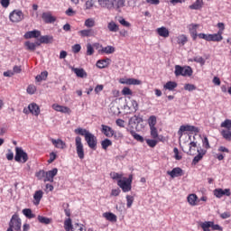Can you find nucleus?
<instances>
[{
	"label": "nucleus",
	"mask_w": 231,
	"mask_h": 231,
	"mask_svg": "<svg viewBox=\"0 0 231 231\" xmlns=\"http://www.w3.org/2000/svg\"><path fill=\"white\" fill-rule=\"evenodd\" d=\"M111 145H113V142H111L109 139H105L101 142V147L105 151L107 149V147H111Z\"/></svg>",
	"instance_id": "c03bdc74"
},
{
	"label": "nucleus",
	"mask_w": 231,
	"mask_h": 231,
	"mask_svg": "<svg viewBox=\"0 0 231 231\" xmlns=\"http://www.w3.org/2000/svg\"><path fill=\"white\" fill-rule=\"evenodd\" d=\"M208 223L210 225V228H212V230L223 231V227L221 226L214 224L212 221H208Z\"/></svg>",
	"instance_id": "603ef678"
},
{
	"label": "nucleus",
	"mask_w": 231,
	"mask_h": 231,
	"mask_svg": "<svg viewBox=\"0 0 231 231\" xmlns=\"http://www.w3.org/2000/svg\"><path fill=\"white\" fill-rule=\"evenodd\" d=\"M118 23H120V24H122V26H125V28H130L131 26V23L125 21V19H124L123 17H119Z\"/></svg>",
	"instance_id": "5fc2aeb1"
},
{
	"label": "nucleus",
	"mask_w": 231,
	"mask_h": 231,
	"mask_svg": "<svg viewBox=\"0 0 231 231\" xmlns=\"http://www.w3.org/2000/svg\"><path fill=\"white\" fill-rule=\"evenodd\" d=\"M167 175L171 178H179V176H183V170L180 167L173 168L172 171H167Z\"/></svg>",
	"instance_id": "2eb2a0df"
},
{
	"label": "nucleus",
	"mask_w": 231,
	"mask_h": 231,
	"mask_svg": "<svg viewBox=\"0 0 231 231\" xmlns=\"http://www.w3.org/2000/svg\"><path fill=\"white\" fill-rule=\"evenodd\" d=\"M186 131H188L189 133H199V129H198V127L193 126V125H181L178 131V134L179 136L181 138V136H183V133H185Z\"/></svg>",
	"instance_id": "6e6552de"
},
{
	"label": "nucleus",
	"mask_w": 231,
	"mask_h": 231,
	"mask_svg": "<svg viewBox=\"0 0 231 231\" xmlns=\"http://www.w3.org/2000/svg\"><path fill=\"white\" fill-rule=\"evenodd\" d=\"M173 152H174V158H175V160H178V161H180V160H181V155H180V151L178 150V148H173Z\"/></svg>",
	"instance_id": "69168bd1"
},
{
	"label": "nucleus",
	"mask_w": 231,
	"mask_h": 231,
	"mask_svg": "<svg viewBox=\"0 0 231 231\" xmlns=\"http://www.w3.org/2000/svg\"><path fill=\"white\" fill-rule=\"evenodd\" d=\"M199 152V150H198V152ZM203 154L205 153H200L199 152V154L197 156L194 157L193 159V163L196 165V163H199V162H201V160L203 159Z\"/></svg>",
	"instance_id": "4d7b16f0"
},
{
	"label": "nucleus",
	"mask_w": 231,
	"mask_h": 231,
	"mask_svg": "<svg viewBox=\"0 0 231 231\" xmlns=\"http://www.w3.org/2000/svg\"><path fill=\"white\" fill-rule=\"evenodd\" d=\"M95 6V0H88L85 3V10H91Z\"/></svg>",
	"instance_id": "864d4df0"
},
{
	"label": "nucleus",
	"mask_w": 231,
	"mask_h": 231,
	"mask_svg": "<svg viewBox=\"0 0 231 231\" xmlns=\"http://www.w3.org/2000/svg\"><path fill=\"white\" fill-rule=\"evenodd\" d=\"M28 109L32 115H34V116H39V115H41V108H39V106L35 103L30 104Z\"/></svg>",
	"instance_id": "a211bd4d"
},
{
	"label": "nucleus",
	"mask_w": 231,
	"mask_h": 231,
	"mask_svg": "<svg viewBox=\"0 0 231 231\" xmlns=\"http://www.w3.org/2000/svg\"><path fill=\"white\" fill-rule=\"evenodd\" d=\"M103 217H105L106 221H110L111 223H116V215H115L114 213L105 212L103 213Z\"/></svg>",
	"instance_id": "bb28decb"
},
{
	"label": "nucleus",
	"mask_w": 231,
	"mask_h": 231,
	"mask_svg": "<svg viewBox=\"0 0 231 231\" xmlns=\"http://www.w3.org/2000/svg\"><path fill=\"white\" fill-rule=\"evenodd\" d=\"M23 214L27 217L28 219H33L35 217V215L32 212L30 208H24L23 209Z\"/></svg>",
	"instance_id": "4c0bfd02"
},
{
	"label": "nucleus",
	"mask_w": 231,
	"mask_h": 231,
	"mask_svg": "<svg viewBox=\"0 0 231 231\" xmlns=\"http://www.w3.org/2000/svg\"><path fill=\"white\" fill-rule=\"evenodd\" d=\"M156 124H157L156 116H151L148 118V125H149V127H156Z\"/></svg>",
	"instance_id": "37998d69"
},
{
	"label": "nucleus",
	"mask_w": 231,
	"mask_h": 231,
	"mask_svg": "<svg viewBox=\"0 0 231 231\" xmlns=\"http://www.w3.org/2000/svg\"><path fill=\"white\" fill-rule=\"evenodd\" d=\"M99 51L100 53H106V55H111V53H115L116 49L111 45H107L106 47H102V49Z\"/></svg>",
	"instance_id": "cd10ccee"
},
{
	"label": "nucleus",
	"mask_w": 231,
	"mask_h": 231,
	"mask_svg": "<svg viewBox=\"0 0 231 231\" xmlns=\"http://www.w3.org/2000/svg\"><path fill=\"white\" fill-rule=\"evenodd\" d=\"M36 81L37 82H42V80H46L48 79V71H43L40 75L36 76Z\"/></svg>",
	"instance_id": "79ce46f5"
},
{
	"label": "nucleus",
	"mask_w": 231,
	"mask_h": 231,
	"mask_svg": "<svg viewBox=\"0 0 231 231\" xmlns=\"http://www.w3.org/2000/svg\"><path fill=\"white\" fill-rule=\"evenodd\" d=\"M146 143L149 147L154 148L155 145H158V140L146 139Z\"/></svg>",
	"instance_id": "6e6d98bb"
},
{
	"label": "nucleus",
	"mask_w": 231,
	"mask_h": 231,
	"mask_svg": "<svg viewBox=\"0 0 231 231\" xmlns=\"http://www.w3.org/2000/svg\"><path fill=\"white\" fill-rule=\"evenodd\" d=\"M71 71H73V73H75V75L79 79H86V77H88V73L86 72V70H84V69L72 67Z\"/></svg>",
	"instance_id": "6ab92c4d"
},
{
	"label": "nucleus",
	"mask_w": 231,
	"mask_h": 231,
	"mask_svg": "<svg viewBox=\"0 0 231 231\" xmlns=\"http://www.w3.org/2000/svg\"><path fill=\"white\" fill-rule=\"evenodd\" d=\"M24 45L26 46L27 50H29V51H35L36 44L34 42H25Z\"/></svg>",
	"instance_id": "de8ad7c7"
},
{
	"label": "nucleus",
	"mask_w": 231,
	"mask_h": 231,
	"mask_svg": "<svg viewBox=\"0 0 231 231\" xmlns=\"http://www.w3.org/2000/svg\"><path fill=\"white\" fill-rule=\"evenodd\" d=\"M75 142L78 157L79 160H84V144H82V138H80V136H77Z\"/></svg>",
	"instance_id": "0eeeda50"
},
{
	"label": "nucleus",
	"mask_w": 231,
	"mask_h": 231,
	"mask_svg": "<svg viewBox=\"0 0 231 231\" xmlns=\"http://www.w3.org/2000/svg\"><path fill=\"white\" fill-rule=\"evenodd\" d=\"M95 53V49H93V45L91 43L87 44V55L91 56Z\"/></svg>",
	"instance_id": "13d9d810"
},
{
	"label": "nucleus",
	"mask_w": 231,
	"mask_h": 231,
	"mask_svg": "<svg viewBox=\"0 0 231 231\" xmlns=\"http://www.w3.org/2000/svg\"><path fill=\"white\" fill-rule=\"evenodd\" d=\"M196 201H198V196L196 194H190L188 196V202L191 207H196Z\"/></svg>",
	"instance_id": "c9c22d12"
},
{
	"label": "nucleus",
	"mask_w": 231,
	"mask_h": 231,
	"mask_svg": "<svg viewBox=\"0 0 231 231\" xmlns=\"http://www.w3.org/2000/svg\"><path fill=\"white\" fill-rule=\"evenodd\" d=\"M156 32H157L158 35H160V37H164V39H167V37H169V35H170L169 29H167V27H165V26L157 28Z\"/></svg>",
	"instance_id": "b1692460"
},
{
	"label": "nucleus",
	"mask_w": 231,
	"mask_h": 231,
	"mask_svg": "<svg viewBox=\"0 0 231 231\" xmlns=\"http://www.w3.org/2000/svg\"><path fill=\"white\" fill-rule=\"evenodd\" d=\"M214 195L216 196V198H223L224 196L223 189H216L214 190Z\"/></svg>",
	"instance_id": "680f3d73"
},
{
	"label": "nucleus",
	"mask_w": 231,
	"mask_h": 231,
	"mask_svg": "<svg viewBox=\"0 0 231 231\" xmlns=\"http://www.w3.org/2000/svg\"><path fill=\"white\" fill-rule=\"evenodd\" d=\"M97 3L101 8H106V10H111L113 6V0H97Z\"/></svg>",
	"instance_id": "393cba45"
},
{
	"label": "nucleus",
	"mask_w": 231,
	"mask_h": 231,
	"mask_svg": "<svg viewBox=\"0 0 231 231\" xmlns=\"http://www.w3.org/2000/svg\"><path fill=\"white\" fill-rule=\"evenodd\" d=\"M189 62H197L198 64H200V66H205V59L201 56H195L193 59L189 60Z\"/></svg>",
	"instance_id": "72a5a7b5"
},
{
	"label": "nucleus",
	"mask_w": 231,
	"mask_h": 231,
	"mask_svg": "<svg viewBox=\"0 0 231 231\" xmlns=\"http://www.w3.org/2000/svg\"><path fill=\"white\" fill-rule=\"evenodd\" d=\"M85 141L90 149H93L94 151L97 149V136H95V134L90 133L85 137Z\"/></svg>",
	"instance_id": "9d476101"
},
{
	"label": "nucleus",
	"mask_w": 231,
	"mask_h": 231,
	"mask_svg": "<svg viewBox=\"0 0 231 231\" xmlns=\"http://www.w3.org/2000/svg\"><path fill=\"white\" fill-rule=\"evenodd\" d=\"M23 223L21 220V217H19V215L14 214L12 216L11 220L9 222V227L6 231H21V226Z\"/></svg>",
	"instance_id": "f257e3e1"
},
{
	"label": "nucleus",
	"mask_w": 231,
	"mask_h": 231,
	"mask_svg": "<svg viewBox=\"0 0 231 231\" xmlns=\"http://www.w3.org/2000/svg\"><path fill=\"white\" fill-rule=\"evenodd\" d=\"M14 160L18 163H26L28 162V153L22 147H16Z\"/></svg>",
	"instance_id": "20e7f679"
},
{
	"label": "nucleus",
	"mask_w": 231,
	"mask_h": 231,
	"mask_svg": "<svg viewBox=\"0 0 231 231\" xmlns=\"http://www.w3.org/2000/svg\"><path fill=\"white\" fill-rule=\"evenodd\" d=\"M184 89L185 91H196V87L192 84L188 83L184 86Z\"/></svg>",
	"instance_id": "e2e57ef3"
},
{
	"label": "nucleus",
	"mask_w": 231,
	"mask_h": 231,
	"mask_svg": "<svg viewBox=\"0 0 231 231\" xmlns=\"http://www.w3.org/2000/svg\"><path fill=\"white\" fill-rule=\"evenodd\" d=\"M122 95L127 96V95H133V91L131 88L125 87L122 90Z\"/></svg>",
	"instance_id": "338daca9"
},
{
	"label": "nucleus",
	"mask_w": 231,
	"mask_h": 231,
	"mask_svg": "<svg viewBox=\"0 0 231 231\" xmlns=\"http://www.w3.org/2000/svg\"><path fill=\"white\" fill-rule=\"evenodd\" d=\"M52 109H54V111H57L58 113H67V114H70L71 110L69 109V107L68 106H60L58 104H53L52 105Z\"/></svg>",
	"instance_id": "dca6fc26"
},
{
	"label": "nucleus",
	"mask_w": 231,
	"mask_h": 231,
	"mask_svg": "<svg viewBox=\"0 0 231 231\" xmlns=\"http://www.w3.org/2000/svg\"><path fill=\"white\" fill-rule=\"evenodd\" d=\"M221 127H225L226 130L221 131V134L225 140L231 142V120L226 119L220 125Z\"/></svg>",
	"instance_id": "7ed1b4c3"
},
{
	"label": "nucleus",
	"mask_w": 231,
	"mask_h": 231,
	"mask_svg": "<svg viewBox=\"0 0 231 231\" xmlns=\"http://www.w3.org/2000/svg\"><path fill=\"white\" fill-rule=\"evenodd\" d=\"M107 66H109V59L99 60L97 62V67L99 68V69H104V68H107Z\"/></svg>",
	"instance_id": "2f4dec72"
},
{
	"label": "nucleus",
	"mask_w": 231,
	"mask_h": 231,
	"mask_svg": "<svg viewBox=\"0 0 231 231\" xmlns=\"http://www.w3.org/2000/svg\"><path fill=\"white\" fill-rule=\"evenodd\" d=\"M71 231H86L84 225L76 223L73 225Z\"/></svg>",
	"instance_id": "09e8293b"
},
{
	"label": "nucleus",
	"mask_w": 231,
	"mask_h": 231,
	"mask_svg": "<svg viewBox=\"0 0 231 231\" xmlns=\"http://www.w3.org/2000/svg\"><path fill=\"white\" fill-rule=\"evenodd\" d=\"M196 147H198V143L190 142L189 143V150L186 152L187 154L192 155L196 152Z\"/></svg>",
	"instance_id": "7c9ffc66"
},
{
	"label": "nucleus",
	"mask_w": 231,
	"mask_h": 231,
	"mask_svg": "<svg viewBox=\"0 0 231 231\" xmlns=\"http://www.w3.org/2000/svg\"><path fill=\"white\" fill-rule=\"evenodd\" d=\"M150 133H151L152 138H153L154 140L158 138V128H156V126L150 127Z\"/></svg>",
	"instance_id": "8fccbe9b"
},
{
	"label": "nucleus",
	"mask_w": 231,
	"mask_h": 231,
	"mask_svg": "<svg viewBox=\"0 0 231 231\" xmlns=\"http://www.w3.org/2000/svg\"><path fill=\"white\" fill-rule=\"evenodd\" d=\"M125 6V0H112L111 10H116L120 12V8Z\"/></svg>",
	"instance_id": "4468645a"
},
{
	"label": "nucleus",
	"mask_w": 231,
	"mask_h": 231,
	"mask_svg": "<svg viewBox=\"0 0 231 231\" xmlns=\"http://www.w3.org/2000/svg\"><path fill=\"white\" fill-rule=\"evenodd\" d=\"M100 131H101L102 134L106 136V138H113V136H115V138H116V134H115L114 129L109 125H101Z\"/></svg>",
	"instance_id": "1a4fd4ad"
},
{
	"label": "nucleus",
	"mask_w": 231,
	"mask_h": 231,
	"mask_svg": "<svg viewBox=\"0 0 231 231\" xmlns=\"http://www.w3.org/2000/svg\"><path fill=\"white\" fill-rule=\"evenodd\" d=\"M203 6V0H196V2L189 5L190 10H199Z\"/></svg>",
	"instance_id": "f704fd0d"
},
{
	"label": "nucleus",
	"mask_w": 231,
	"mask_h": 231,
	"mask_svg": "<svg viewBox=\"0 0 231 231\" xmlns=\"http://www.w3.org/2000/svg\"><path fill=\"white\" fill-rule=\"evenodd\" d=\"M42 196H44V192H42V190L40 189L35 191L33 194V205H39L42 199Z\"/></svg>",
	"instance_id": "5701e85b"
},
{
	"label": "nucleus",
	"mask_w": 231,
	"mask_h": 231,
	"mask_svg": "<svg viewBox=\"0 0 231 231\" xmlns=\"http://www.w3.org/2000/svg\"><path fill=\"white\" fill-rule=\"evenodd\" d=\"M79 35H80V37H93L95 32L93 29H84L79 32Z\"/></svg>",
	"instance_id": "a878e982"
},
{
	"label": "nucleus",
	"mask_w": 231,
	"mask_h": 231,
	"mask_svg": "<svg viewBox=\"0 0 231 231\" xmlns=\"http://www.w3.org/2000/svg\"><path fill=\"white\" fill-rule=\"evenodd\" d=\"M42 18L47 23H55V21H57V18H55L53 15H51V13H50V12L43 13L42 14Z\"/></svg>",
	"instance_id": "412c9836"
},
{
	"label": "nucleus",
	"mask_w": 231,
	"mask_h": 231,
	"mask_svg": "<svg viewBox=\"0 0 231 231\" xmlns=\"http://www.w3.org/2000/svg\"><path fill=\"white\" fill-rule=\"evenodd\" d=\"M198 28H199V24L198 23H190L189 25H188L189 32L193 41H196V39H198Z\"/></svg>",
	"instance_id": "9b49d317"
},
{
	"label": "nucleus",
	"mask_w": 231,
	"mask_h": 231,
	"mask_svg": "<svg viewBox=\"0 0 231 231\" xmlns=\"http://www.w3.org/2000/svg\"><path fill=\"white\" fill-rule=\"evenodd\" d=\"M119 82L120 84H126L127 86H140V84H142L140 79H121Z\"/></svg>",
	"instance_id": "ddd939ff"
},
{
	"label": "nucleus",
	"mask_w": 231,
	"mask_h": 231,
	"mask_svg": "<svg viewBox=\"0 0 231 231\" xmlns=\"http://www.w3.org/2000/svg\"><path fill=\"white\" fill-rule=\"evenodd\" d=\"M188 42L189 39L185 34H181L178 37V44H181V46H185V44H187Z\"/></svg>",
	"instance_id": "58836bf2"
},
{
	"label": "nucleus",
	"mask_w": 231,
	"mask_h": 231,
	"mask_svg": "<svg viewBox=\"0 0 231 231\" xmlns=\"http://www.w3.org/2000/svg\"><path fill=\"white\" fill-rule=\"evenodd\" d=\"M84 26H86V28H93L95 26V19L88 18L85 20Z\"/></svg>",
	"instance_id": "49530a36"
},
{
	"label": "nucleus",
	"mask_w": 231,
	"mask_h": 231,
	"mask_svg": "<svg viewBox=\"0 0 231 231\" xmlns=\"http://www.w3.org/2000/svg\"><path fill=\"white\" fill-rule=\"evenodd\" d=\"M76 133V134H80L81 136H85V138L90 134L89 131H88L87 129L84 128H77L74 131Z\"/></svg>",
	"instance_id": "e433bc0d"
},
{
	"label": "nucleus",
	"mask_w": 231,
	"mask_h": 231,
	"mask_svg": "<svg viewBox=\"0 0 231 231\" xmlns=\"http://www.w3.org/2000/svg\"><path fill=\"white\" fill-rule=\"evenodd\" d=\"M64 228L66 231H71L73 229V224L71 223V218H67L64 221Z\"/></svg>",
	"instance_id": "ea45409f"
},
{
	"label": "nucleus",
	"mask_w": 231,
	"mask_h": 231,
	"mask_svg": "<svg viewBox=\"0 0 231 231\" xmlns=\"http://www.w3.org/2000/svg\"><path fill=\"white\" fill-rule=\"evenodd\" d=\"M38 37H41V32L37 30L29 31L24 34V39H37Z\"/></svg>",
	"instance_id": "4be33fe9"
},
{
	"label": "nucleus",
	"mask_w": 231,
	"mask_h": 231,
	"mask_svg": "<svg viewBox=\"0 0 231 231\" xmlns=\"http://www.w3.org/2000/svg\"><path fill=\"white\" fill-rule=\"evenodd\" d=\"M112 180H122V174L112 172L110 173Z\"/></svg>",
	"instance_id": "774afa93"
},
{
	"label": "nucleus",
	"mask_w": 231,
	"mask_h": 231,
	"mask_svg": "<svg viewBox=\"0 0 231 231\" xmlns=\"http://www.w3.org/2000/svg\"><path fill=\"white\" fill-rule=\"evenodd\" d=\"M39 41L42 44H50V42H53V36H50V35L41 36Z\"/></svg>",
	"instance_id": "c756f323"
},
{
	"label": "nucleus",
	"mask_w": 231,
	"mask_h": 231,
	"mask_svg": "<svg viewBox=\"0 0 231 231\" xmlns=\"http://www.w3.org/2000/svg\"><path fill=\"white\" fill-rule=\"evenodd\" d=\"M223 41V34L221 33V31H218L217 33L214 34H208V42H221Z\"/></svg>",
	"instance_id": "f8f14e48"
},
{
	"label": "nucleus",
	"mask_w": 231,
	"mask_h": 231,
	"mask_svg": "<svg viewBox=\"0 0 231 231\" xmlns=\"http://www.w3.org/2000/svg\"><path fill=\"white\" fill-rule=\"evenodd\" d=\"M200 226L203 231H210V224H208V221H205L204 223L200 224Z\"/></svg>",
	"instance_id": "052dcab7"
},
{
	"label": "nucleus",
	"mask_w": 231,
	"mask_h": 231,
	"mask_svg": "<svg viewBox=\"0 0 231 231\" xmlns=\"http://www.w3.org/2000/svg\"><path fill=\"white\" fill-rule=\"evenodd\" d=\"M35 91H37V88H35V86L33 85H29L27 88V93L29 95H33L35 93Z\"/></svg>",
	"instance_id": "0e129e2a"
},
{
	"label": "nucleus",
	"mask_w": 231,
	"mask_h": 231,
	"mask_svg": "<svg viewBox=\"0 0 231 231\" xmlns=\"http://www.w3.org/2000/svg\"><path fill=\"white\" fill-rule=\"evenodd\" d=\"M131 135H132L133 138H134V140H136L137 142H141V143H143V142H144L143 136L138 134L135 131H131Z\"/></svg>",
	"instance_id": "a18cd8bd"
},
{
	"label": "nucleus",
	"mask_w": 231,
	"mask_h": 231,
	"mask_svg": "<svg viewBox=\"0 0 231 231\" xmlns=\"http://www.w3.org/2000/svg\"><path fill=\"white\" fill-rule=\"evenodd\" d=\"M11 23H21L24 19V14L19 9L12 11L9 14Z\"/></svg>",
	"instance_id": "423d86ee"
},
{
	"label": "nucleus",
	"mask_w": 231,
	"mask_h": 231,
	"mask_svg": "<svg viewBox=\"0 0 231 231\" xmlns=\"http://www.w3.org/2000/svg\"><path fill=\"white\" fill-rule=\"evenodd\" d=\"M133 183V177L123 178L117 180V185L122 189L123 192H129L131 190V184Z\"/></svg>",
	"instance_id": "39448f33"
},
{
	"label": "nucleus",
	"mask_w": 231,
	"mask_h": 231,
	"mask_svg": "<svg viewBox=\"0 0 231 231\" xmlns=\"http://www.w3.org/2000/svg\"><path fill=\"white\" fill-rule=\"evenodd\" d=\"M176 88H178V83H176L175 81H168L163 86V88L168 89V91H174V89H176Z\"/></svg>",
	"instance_id": "c85d7f7f"
},
{
	"label": "nucleus",
	"mask_w": 231,
	"mask_h": 231,
	"mask_svg": "<svg viewBox=\"0 0 231 231\" xmlns=\"http://www.w3.org/2000/svg\"><path fill=\"white\" fill-rule=\"evenodd\" d=\"M126 207L127 208H131V207H133V203L134 201V197L127 195L126 196Z\"/></svg>",
	"instance_id": "3c124183"
},
{
	"label": "nucleus",
	"mask_w": 231,
	"mask_h": 231,
	"mask_svg": "<svg viewBox=\"0 0 231 231\" xmlns=\"http://www.w3.org/2000/svg\"><path fill=\"white\" fill-rule=\"evenodd\" d=\"M51 142L52 145H54V147H56V149H66V147H67L66 143L61 139L51 138Z\"/></svg>",
	"instance_id": "f3484780"
},
{
	"label": "nucleus",
	"mask_w": 231,
	"mask_h": 231,
	"mask_svg": "<svg viewBox=\"0 0 231 231\" xmlns=\"http://www.w3.org/2000/svg\"><path fill=\"white\" fill-rule=\"evenodd\" d=\"M36 177L38 180H46V171H40L36 173Z\"/></svg>",
	"instance_id": "bf43d9fd"
},
{
	"label": "nucleus",
	"mask_w": 231,
	"mask_h": 231,
	"mask_svg": "<svg viewBox=\"0 0 231 231\" xmlns=\"http://www.w3.org/2000/svg\"><path fill=\"white\" fill-rule=\"evenodd\" d=\"M107 29L109 30V32H113L114 33H116V32L120 30V28L118 27V24H116V23L113 21L108 23Z\"/></svg>",
	"instance_id": "473e14b6"
},
{
	"label": "nucleus",
	"mask_w": 231,
	"mask_h": 231,
	"mask_svg": "<svg viewBox=\"0 0 231 231\" xmlns=\"http://www.w3.org/2000/svg\"><path fill=\"white\" fill-rule=\"evenodd\" d=\"M38 221L39 223H42V225H50L51 223V219L46 217L38 216Z\"/></svg>",
	"instance_id": "a19ab883"
},
{
	"label": "nucleus",
	"mask_w": 231,
	"mask_h": 231,
	"mask_svg": "<svg viewBox=\"0 0 231 231\" xmlns=\"http://www.w3.org/2000/svg\"><path fill=\"white\" fill-rule=\"evenodd\" d=\"M59 172V170L57 168H54L49 171H46V179H43L44 181H53V178H55V175Z\"/></svg>",
	"instance_id": "aec40b11"
},
{
	"label": "nucleus",
	"mask_w": 231,
	"mask_h": 231,
	"mask_svg": "<svg viewBox=\"0 0 231 231\" xmlns=\"http://www.w3.org/2000/svg\"><path fill=\"white\" fill-rule=\"evenodd\" d=\"M192 68L189 66L181 67L180 65L175 66V77H192Z\"/></svg>",
	"instance_id": "f03ea898"
}]
</instances>
